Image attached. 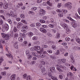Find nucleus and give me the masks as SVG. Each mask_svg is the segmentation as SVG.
<instances>
[{
	"label": "nucleus",
	"instance_id": "nucleus-41",
	"mask_svg": "<svg viewBox=\"0 0 80 80\" xmlns=\"http://www.w3.org/2000/svg\"><path fill=\"white\" fill-rule=\"evenodd\" d=\"M32 54L33 56H34L35 57L37 55V53L35 52H32Z\"/></svg>",
	"mask_w": 80,
	"mask_h": 80
},
{
	"label": "nucleus",
	"instance_id": "nucleus-31",
	"mask_svg": "<svg viewBox=\"0 0 80 80\" xmlns=\"http://www.w3.org/2000/svg\"><path fill=\"white\" fill-rule=\"evenodd\" d=\"M60 33H58L56 37V38H60Z\"/></svg>",
	"mask_w": 80,
	"mask_h": 80
},
{
	"label": "nucleus",
	"instance_id": "nucleus-36",
	"mask_svg": "<svg viewBox=\"0 0 80 80\" xmlns=\"http://www.w3.org/2000/svg\"><path fill=\"white\" fill-rule=\"evenodd\" d=\"M47 53H52V51L51 50L49 49L47 51Z\"/></svg>",
	"mask_w": 80,
	"mask_h": 80
},
{
	"label": "nucleus",
	"instance_id": "nucleus-12",
	"mask_svg": "<svg viewBox=\"0 0 80 80\" xmlns=\"http://www.w3.org/2000/svg\"><path fill=\"white\" fill-rule=\"evenodd\" d=\"M22 25L23 24L20 22H19L18 23L17 25V28L18 29L22 27Z\"/></svg>",
	"mask_w": 80,
	"mask_h": 80
},
{
	"label": "nucleus",
	"instance_id": "nucleus-34",
	"mask_svg": "<svg viewBox=\"0 0 80 80\" xmlns=\"http://www.w3.org/2000/svg\"><path fill=\"white\" fill-rule=\"evenodd\" d=\"M67 18H68L69 19V20H71V21H75V20H74L73 19H72L70 17H67Z\"/></svg>",
	"mask_w": 80,
	"mask_h": 80
},
{
	"label": "nucleus",
	"instance_id": "nucleus-51",
	"mask_svg": "<svg viewBox=\"0 0 80 80\" xmlns=\"http://www.w3.org/2000/svg\"><path fill=\"white\" fill-rule=\"evenodd\" d=\"M16 20L18 22H19L20 21V20H21V19L20 18H18L16 19Z\"/></svg>",
	"mask_w": 80,
	"mask_h": 80
},
{
	"label": "nucleus",
	"instance_id": "nucleus-35",
	"mask_svg": "<svg viewBox=\"0 0 80 80\" xmlns=\"http://www.w3.org/2000/svg\"><path fill=\"white\" fill-rule=\"evenodd\" d=\"M27 74H24L23 75V78L24 79H25L26 78H27Z\"/></svg>",
	"mask_w": 80,
	"mask_h": 80
},
{
	"label": "nucleus",
	"instance_id": "nucleus-58",
	"mask_svg": "<svg viewBox=\"0 0 80 80\" xmlns=\"http://www.w3.org/2000/svg\"><path fill=\"white\" fill-rule=\"evenodd\" d=\"M68 75L70 76H73V74L71 72H69L68 73Z\"/></svg>",
	"mask_w": 80,
	"mask_h": 80
},
{
	"label": "nucleus",
	"instance_id": "nucleus-38",
	"mask_svg": "<svg viewBox=\"0 0 80 80\" xmlns=\"http://www.w3.org/2000/svg\"><path fill=\"white\" fill-rule=\"evenodd\" d=\"M7 57H8L9 58H11V57H13L12 55L10 54H7Z\"/></svg>",
	"mask_w": 80,
	"mask_h": 80
},
{
	"label": "nucleus",
	"instance_id": "nucleus-63",
	"mask_svg": "<svg viewBox=\"0 0 80 80\" xmlns=\"http://www.w3.org/2000/svg\"><path fill=\"white\" fill-rule=\"evenodd\" d=\"M59 78H60V79H63V76L62 75H60L59 76Z\"/></svg>",
	"mask_w": 80,
	"mask_h": 80
},
{
	"label": "nucleus",
	"instance_id": "nucleus-42",
	"mask_svg": "<svg viewBox=\"0 0 80 80\" xmlns=\"http://www.w3.org/2000/svg\"><path fill=\"white\" fill-rule=\"evenodd\" d=\"M55 54L57 55H59V54H60V51L59 50H58L57 51Z\"/></svg>",
	"mask_w": 80,
	"mask_h": 80
},
{
	"label": "nucleus",
	"instance_id": "nucleus-43",
	"mask_svg": "<svg viewBox=\"0 0 80 80\" xmlns=\"http://www.w3.org/2000/svg\"><path fill=\"white\" fill-rule=\"evenodd\" d=\"M3 23V21L1 19L0 20V25H2Z\"/></svg>",
	"mask_w": 80,
	"mask_h": 80
},
{
	"label": "nucleus",
	"instance_id": "nucleus-9",
	"mask_svg": "<svg viewBox=\"0 0 80 80\" xmlns=\"http://www.w3.org/2000/svg\"><path fill=\"white\" fill-rule=\"evenodd\" d=\"M40 31H41V32H43V33H47V30L43 28H40Z\"/></svg>",
	"mask_w": 80,
	"mask_h": 80
},
{
	"label": "nucleus",
	"instance_id": "nucleus-32",
	"mask_svg": "<svg viewBox=\"0 0 80 80\" xmlns=\"http://www.w3.org/2000/svg\"><path fill=\"white\" fill-rule=\"evenodd\" d=\"M8 22L9 23H10V24H12V21L10 19H8Z\"/></svg>",
	"mask_w": 80,
	"mask_h": 80
},
{
	"label": "nucleus",
	"instance_id": "nucleus-3",
	"mask_svg": "<svg viewBox=\"0 0 80 80\" xmlns=\"http://www.w3.org/2000/svg\"><path fill=\"white\" fill-rule=\"evenodd\" d=\"M50 73H55V68L54 67H51L49 68Z\"/></svg>",
	"mask_w": 80,
	"mask_h": 80
},
{
	"label": "nucleus",
	"instance_id": "nucleus-46",
	"mask_svg": "<svg viewBox=\"0 0 80 80\" xmlns=\"http://www.w3.org/2000/svg\"><path fill=\"white\" fill-rule=\"evenodd\" d=\"M29 14H31V15H33L34 12L32 11H29L28 12Z\"/></svg>",
	"mask_w": 80,
	"mask_h": 80
},
{
	"label": "nucleus",
	"instance_id": "nucleus-40",
	"mask_svg": "<svg viewBox=\"0 0 80 80\" xmlns=\"http://www.w3.org/2000/svg\"><path fill=\"white\" fill-rule=\"evenodd\" d=\"M18 40L22 42L23 41V38L22 37H19L18 38Z\"/></svg>",
	"mask_w": 80,
	"mask_h": 80
},
{
	"label": "nucleus",
	"instance_id": "nucleus-39",
	"mask_svg": "<svg viewBox=\"0 0 80 80\" xmlns=\"http://www.w3.org/2000/svg\"><path fill=\"white\" fill-rule=\"evenodd\" d=\"M52 49L55 50L56 49V46H55V45H52Z\"/></svg>",
	"mask_w": 80,
	"mask_h": 80
},
{
	"label": "nucleus",
	"instance_id": "nucleus-54",
	"mask_svg": "<svg viewBox=\"0 0 80 80\" xmlns=\"http://www.w3.org/2000/svg\"><path fill=\"white\" fill-rule=\"evenodd\" d=\"M77 47L75 46H74L72 47V49L73 50H77Z\"/></svg>",
	"mask_w": 80,
	"mask_h": 80
},
{
	"label": "nucleus",
	"instance_id": "nucleus-14",
	"mask_svg": "<svg viewBox=\"0 0 80 80\" xmlns=\"http://www.w3.org/2000/svg\"><path fill=\"white\" fill-rule=\"evenodd\" d=\"M72 26L73 28H76L77 27V24L75 22H72Z\"/></svg>",
	"mask_w": 80,
	"mask_h": 80
},
{
	"label": "nucleus",
	"instance_id": "nucleus-2",
	"mask_svg": "<svg viewBox=\"0 0 80 80\" xmlns=\"http://www.w3.org/2000/svg\"><path fill=\"white\" fill-rule=\"evenodd\" d=\"M71 4H72L71 2L66 3L65 4V7L67 8H68L69 10H70V9H71V8H72V6L71 5Z\"/></svg>",
	"mask_w": 80,
	"mask_h": 80
},
{
	"label": "nucleus",
	"instance_id": "nucleus-20",
	"mask_svg": "<svg viewBox=\"0 0 80 80\" xmlns=\"http://www.w3.org/2000/svg\"><path fill=\"white\" fill-rule=\"evenodd\" d=\"M33 35V34L32 33V32H30L28 34V37H32Z\"/></svg>",
	"mask_w": 80,
	"mask_h": 80
},
{
	"label": "nucleus",
	"instance_id": "nucleus-53",
	"mask_svg": "<svg viewBox=\"0 0 80 80\" xmlns=\"http://www.w3.org/2000/svg\"><path fill=\"white\" fill-rule=\"evenodd\" d=\"M42 2V0H37V2L38 3H41Z\"/></svg>",
	"mask_w": 80,
	"mask_h": 80
},
{
	"label": "nucleus",
	"instance_id": "nucleus-55",
	"mask_svg": "<svg viewBox=\"0 0 80 80\" xmlns=\"http://www.w3.org/2000/svg\"><path fill=\"white\" fill-rule=\"evenodd\" d=\"M38 67L39 68H41L43 67V66L42 65V64H40L38 65Z\"/></svg>",
	"mask_w": 80,
	"mask_h": 80
},
{
	"label": "nucleus",
	"instance_id": "nucleus-45",
	"mask_svg": "<svg viewBox=\"0 0 80 80\" xmlns=\"http://www.w3.org/2000/svg\"><path fill=\"white\" fill-rule=\"evenodd\" d=\"M36 26H37V27H40V25H41V24H40V23H39V22H37L36 23Z\"/></svg>",
	"mask_w": 80,
	"mask_h": 80
},
{
	"label": "nucleus",
	"instance_id": "nucleus-16",
	"mask_svg": "<svg viewBox=\"0 0 80 80\" xmlns=\"http://www.w3.org/2000/svg\"><path fill=\"white\" fill-rule=\"evenodd\" d=\"M5 29L6 30H8L9 28V26H8V24H6L5 25Z\"/></svg>",
	"mask_w": 80,
	"mask_h": 80
},
{
	"label": "nucleus",
	"instance_id": "nucleus-61",
	"mask_svg": "<svg viewBox=\"0 0 80 80\" xmlns=\"http://www.w3.org/2000/svg\"><path fill=\"white\" fill-rule=\"evenodd\" d=\"M18 5H19V6H20V7H22L23 5V3H22V2L20 3H18Z\"/></svg>",
	"mask_w": 80,
	"mask_h": 80
},
{
	"label": "nucleus",
	"instance_id": "nucleus-24",
	"mask_svg": "<svg viewBox=\"0 0 80 80\" xmlns=\"http://www.w3.org/2000/svg\"><path fill=\"white\" fill-rule=\"evenodd\" d=\"M63 12H60L58 14V16L60 17H63Z\"/></svg>",
	"mask_w": 80,
	"mask_h": 80
},
{
	"label": "nucleus",
	"instance_id": "nucleus-23",
	"mask_svg": "<svg viewBox=\"0 0 80 80\" xmlns=\"http://www.w3.org/2000/svg\"><path fill=\"white\" fill-rule=\"evenodd\" d=\"M59 68H62V70H64L65 69V67L64 66H62V65H60L59 66Z\"/></svg>",
	"mask_w": 80,
	"mask_h": 80
},
{
	"label": "nucleus",
	"instance_id": "nucleus-22",
	"mask_svg": "<svg viewBox=\"0 0 80 80\" xmlns=\"http://www.w3.org/2000/svg\"><path fill=\"white\" fill-rule=\"evenodd\" d=\"M22 28L24 29H28V27L27 26V25H23L22 26Z\"/></svg>",
	"mask_w": 80,
	"mask_h": 80
},
{
	"label": "nucleus",
	"instance_id": "nucleus-8",
	"mask_svg": "<svg viewBox=\"0 0 80 80\" xmlns=\"http://www.w3.org/2000/svg\"><path fill=\"white\" fill-rule=\"evenodd\" d=\"M34 50H39L40 49V47L38 46H36L34 47Z\"/></svg>",
	"mask_w": 80,
	"mask_h": 80
},
{
	"label": "nucleus",
	"instance_id": "nucleus-48",
	"mask_svg": "<svg viewBox=\"0 0 80 80\" xmlns=\"http://www.w3.org/2000/svg\"><path fill=\"white\" fill-rule=\"evenodd\" d=\"M40 22H41V23H45V21L43 20H40Z\"/></svg>",
	"mask_w": 80,
	"mask_h": 80
},
{
	"label": "nucleus",
	"instance_id": "nucleus-60",
	"mask_svg": "<svg viewBox=\"0 0 80 80\" xmlns=\"http://www.w3.org/2000/svg\"><path fill=\"white\" fill-rule=\"evenodd\" d=\"M31 27H35V23H32L30 25Z\"/></svg>",
	"mask_w": 80,
	"mask_h": 80
},
{
	"label": "nucleus",
	"instance_id": "nucleus-6",
	"mask_svg": "<svg viewBox=\"0 0 80 80\" xmlns=\"http://www.w3.org/2000/svg\"><path fill=\"white\" fill-rule=\"evenodd\" d=\"M70 62H71L72 63H75V59H74V58H73V55H71L70 56Z\"/></svg>",
	"mask_w": 80,
	"mask_h": 80
},
{
	"label": "nucleus",
	"instance_id": "nucleus-29",
	"mask_svg": "<svg viewBox=\"0 0 80 80\" xmlns=\"http://www.w3.org/2000/svg\"><path fill=\"white\" fill-rule=\"evenodd\" d=\"M6 71H4L3 72H1V74L2 75H6Z\"/></svg>",
	"mask_w": 80,
	"mask_h": 80
},
{
	"label": "nucleus",
	"instance_id": "nucleus-59",
	"mask_svg": "<svg viewBox=\"0 0 80 80\" xmlns=\"http://www.w3.org/2000/svg\"><path fill=\"white\" fill-rule=\"evenodd\" d=\"M64 21H65V22H66V23H68L70 22V21H69L67 20V19H64Z\"/></svg>",
	"mask_w": 80,
	"mask_h": 80
},
{
	"label": "nucleus",
	"instance_id": "nucleus-64",
	"mask_svg": "<svg viewBox=\"0 0 80 80\" xmlns=\"http://www.w3.org/2000/svg\"><path fill=\"white\" fill-rule=\"evenodd\" d=\"M43 54H48V53L47 52V51H44L43 52Z\"/></svg>",
	"mask_w": 80,
	"mask_h": 80
},
{
	"label": "nucleus",
	"instance_id": "nucleus-25",
	"mask_svg": "<svg viewBox=\"0 0 80 80\" xmlns=\"http://www.w3.org/2000/svg\"><path fill=\"white\" fill-rule=\"evenodd\" d=\"M62 11L64 14H66L68 12V11L66 9H63L62 10Z\"/></svg>",
	"mask_w": 80,
	"mask_h": 80
},
{
	"label": "nucleus",
	"instance_id": "nucleus-17",
	"mask_svg": "<svg viewBox=\"0 0 80 80\" xmlns=\"http://www.w3.org/2000/svg\"><path fill=\"white\" fill-rule=\"evenodd\" d=\"M63 27H64V29H65L66 30L67 29V27H68V26H67V25L65 23L63 24Z\"/></svg>",
	"mask_w": 80,
	"mask_h": 80
},
{
	"label": "nucleus",
	"instance_id": "nucleus-49",
	"mask_svg": "<svg viewBox=\"0 0 80 80\" xmlns=\"http://www.w3.org/2000/svg\"><path fill=\"white\" fill-rule=\"evenodd\" d=\"M32 39L33 40H36L37 39V37H34L32 38Z\"/></svg>",
	"mask_w": 80,
	"mask_h": 80
},
{
	"label": "nucleus",
	"instance_id": "nucleus-19",
	"mask_svg": "<svg viewBox=\"0 0 80 80\" xmlns=\"http://www.w3.org/2000/svg\"><path fill=\"white\" fill-rule=\"evenodd\" d=\"M14 47L15 48H18V44H17V42H16L15 43Z\"/></svg>",
	"mask_w": 80,
	"mask_h": 80
},
{
	"label": "nucleus",
	"instance_id": "nucleus-5",
	"mask_svg": "<svg viewBox=\"0 0 80 80\" xmlns=\"http://www.w3.org/2000/svg\"><path fill=\"white\" fill-rule=\"evenodd\" d=\"M46 13V11L43 9H41L39 12V14L40 15H44Z\"/></svg>",
	"mask_w": 80,
	"mask_h": 80
},
{
	"label": "nucleus",
	"instance_id": "nucleus-28",
	"mask_svg": "<svg viewBox=\"0 0 80 80\" xmlns=\"http://www.w3.org/2000/svg\"><path fill=\"white\" fill-rule=\"evenodd\" d=\"M66 29L67 30L66 31V32L67 33H70V32H71L70 30V29Z\"/></svg>",
	"mask_w": 80,
	"mask_h": 80
},
{
	"label": "nucleus",
	"instance_id": "nucleus-33",
	"mask_svg": "<svg viewBox=\"0 0 80 80\" xmlns=\"http://www.w3.org/2000/svg\"><path fill=\"white\" fill-rule=\"evenodd\" d=\"M13 30L14 32H17V28L15 27H14Z\"/></svg>",
	"mask_w": 80,
	"mask_h": 80
},
{
	"label": "nucleus",
	"instance_id": "nucleus-56",
	"mask_svg": "<svg viewBox=\"0 0 80 80\" xmlns=\"http://www.w3.org/2000/svg\"><path fill=\"white\" fill-rule=\"evenodd\" d=\"M0 17L2 18L4 20H5V17H4L3 15H1Z\"/></svg>",
	"mask_w": 80,
	"mask_h": 80
},
{
	"label": "nucleus",
	"instance_id": "nucleus-44",
	"mask_svg": "<svg viewBox=\"0 0 80 80\" xmlns=\"http://www.w3.org/2000/svg\"><path fill=\"white\" fill-rule=\"evenodd\" d=\"M20 17L21 18H25V15L24 14H21Z\"/></svg>",
	"mask_w": 80,
	"mask_h": 80
},
{
	"label": "nucleus",
	"instance_id": "nucleus-18",
	"mask_svg": "<svg viewBox=\"0 0 80 80\" xmlns=\"http://www.w3.org/2000/svg\"><path fill=\"white\" fill-rule=\"evenodd\" d=\"M76 42L80 44V39L78 38H76Z\"/></svg>",
	"mask_w": 80,
	"mask_h": 80
},
{
	"label": "nucleus",
	"instance_id": "nucleus-30",
	"mask_svg": "<svg viewBox=\"0 0 80 80\" xmlns=\"http://www.w3.org/2000/svg\"><path fill=\"white\" fill-rule=\"evenodd\" d=\"M65 39L67 42H68V41H70V38L69 37H67L65 38Z\"/></svg>",
	"mask_w": 80,
	"mask_h": 80
},
{
	"label": "nucleus",
	"instance_id": "nucleus-27",
	"mask_svg": "<svg viewBox=\"0 0 80 80\" xmlns=\"http://www.w3.org/2000/svg\"><path fill=\"white\" fill-rule=\"evenodd\" d=\"M39 56L40 57H41V58H44V57H45V55L42 53L40 54Z\"/></svg>",
	"mask_w": 80,
	"mask_h": 80
},
{
	"label": "nucleus",
	"instance_id": "nucleus-21",
	"mask_svg": "<svg viewBox=\"0 0 80 80\" xmlns=\"http://www.w3.org/2000/svg\"><path fill=\"white\" fill-rule=\"evenodd\" d=\"M37 8L36 7H33L31 9V10L32 11H35V10H37Z\"/></svg>",
	"mask_w": 80,
	"mask_h": 80
},
{
	"label": "nucleus",
	"instance_id": "nucleus-47",
	"mask_svg": "<svg viewBox=\"0 0 80 80\" xmlns=\"http://www.w3.org/2000/svg\"><path fill=\"white\" fill-rule=\"evenodd\" d=\"M22 22H23V23H25V24H27V21L24 20H22Z\"/></svg>",
	"mask_w": 80,
	"mask_h": 80
},
{
	"label": "nucleus",
	"instance_id": "nucleus-4",
	"mask_svg": "<svg viewBox=\"0 0 80 80\" xmlns=\"http://www.w3.org/2000/svg\"><path fill=\"white\" fill-rule=\"evenodd\" d=\"M10 16L11 17H13V18H17V14L15 15L14 14V12L13 11H10Z\"/></svg>",
	"mask_w": 80,
	"mask_h": 80
},
{
	"label": "nucleus",
	"instance_id": "nucleus-26",
	"mask_svg": "<svg viewBox=\"0 0 80 80\" xmlns=\"http://www.w3.org/2000/svg\"><path fill=\"white\" fill-rule=\"evenodd\" d=\"M27 80H30L32 79V77L29 75H28L27 76Z\"/></svg>",
	"mask_w": 80,
	"mask_h": 80
},
{
	"label": "nucleus",
	"instance_id": "nucleus-57",
	"mask_svg": "<svg viewBox=\"0 0 80 80\" xmlns=\"http://www.w3.org/2000/svg\"><path fill=\"white\" fill-rule=\"evenodd\" d=\"M14 37L15 38H17V37H18V35L17 33H16L14 35Z\"/></svg>",
	"mask_w": 80,
	"mask_h": 80
},
{
	"label": "nucleus",
	"instance_id": "nucleus-50",
	"mask_svg": "<svg viewBox=\"0 0 80 80\" xmlns=\"http://www.w3.org/2000/svg\"><path fill=\"white\" fill-rule=\"evenodd\" d=\"M1 42L2 44H4V43H5V41L4 40H2L1 41Z\"/></svg>",
	"mask_w": 80,
	"mask_h": 80
},
{
	"label": "nucleus",
	"instance_id": "nucleus-1",
	"mask_svg": "<svg viewBox=\"0 0 80 80\" xmlns=\"http://www.w3.org/2000/svg\"><path fill=\"white\" fill-rule=\"evenodd\" d=\"M2 37L5 38L6 40H9L11 38V34H5V33H1Z\"/></svg>",
	"mask_w": 80,
	"mask_h": 80
},
{
	"label": "nucleus",
	"instance_id": "nucleus-11",
	"mask_svg": "<svg viewBox=\"0 0 80 80\" xmlns=\"http://www.w3.org/2000/svg\"><path fill=\"white\" fill-rule=\"evenodd\" d=\"M41 72L43 73V75H45L46 74V72H45V68L42 67L41 69Z\"/></svg>",
	"mask_w": 80,
	"mask_h": 80
},
{
	"label": "nucleus",
	"instance_id": "nucleus-15",
	"mask_svg": "<svg viewBox=\"0 0 80 80\" xmlns=\"http://www.w3.org/2000/svg\"><path fill=\"white\" fill-rule=\"evenodd\" d=\"M61 61L62 62V63H65L66 62V59H62L60 60H58V62H60V63H61L60 62H61Z\"/></svg>",
	"mask_w": 80,
	"mask_h": 80
},
{
	"label": "nucleus",
	"instance_id": "nucleus-52",
	"mask_svg": "<svg viewBox=\"0 0 80 80\" xmlns=\"http://www.w3.org/2000/svg\"><path fill=\"white\" fill-rule=\"evenodd\" d=\"M41 62L42 65H44L45 64V62L43 61H41Z\"/></svg>",
	"mask_w": 80,
	"mask_h": 80
},
{
	"label": "nucleus",
	"instance_id": "nucleus-13",
	"mask_svg": "<svg viewBox=\"0 0 80 80\" xmlns=\"http://www.w3.org/2000/svg\"><path fill=\"white\" fill-rule=\"evenodd\" d=\"M16 74H13L10 77L11 80H15Z\"/></svg>",
	"mask_w": 80,
	"mask_h": 80
},
{
	"label": "nucleus",
	"instance_id": "nucleus-10",
	"mask_svg": "<svg viewBox=\"0 0 80 80\" xmlns=\"http://www.w3.org/2000/svg\"><path fill=\"white\" fill-rule=\"evenodd\" d=\"M3 8L5 9H7V8H8V3H5L3 5Z\"/></svg>",
	"mask_w": 80,
	"mask_h": 80
},
{
	"label": "nucleus",
	"instance_id": "nucleus-7",
	"mask_svg": "<svg viewBox=\"0 0 80 80\" xmlns=\"http://www.w3.org/2000/svg\"><path fill=\"white\" fill-rule=\"evenodd\" d=\"M56 67H57V69L58 70L59 72H63V70H62L60 68H58L59 67V65L58 64H56Z\"/></svg>",
	"mask_w": 80,
	"mask_h": 80
},
{
	"label": "nucleus",
	"instance_id": "nucleus-37",
	"mask_svg": "<svg viewBox=\"0 0 80 80\" xmlns=\"http://www.w3.org/2000/svg\"><path fill=\"white\" fill-rule=\"evenodd\" d=\"M49 27L50 28H54V25L53 24H50L49 25Z\"/></svg>",
	"mask_w": 80,
	"mask_h": 80
},
{
	"label": "nucleus",
	"instance_id": "nucleus-62",
	"mask_svg": "<svg viewBox=\"0 0 80 80\" xmlns=\"http://www.w3.org/2000/svg\"><path fill=\"white\" fill-rule=\"evenodd\" d=\"M23 43L25 45H27V43H28V42H27V41H25Z\"/></svg>",
	"mask_w": 80,
	"mask_h": 80
}]
</instances>
